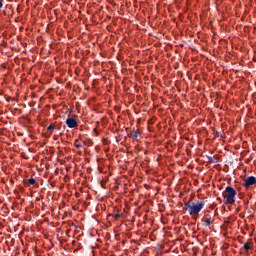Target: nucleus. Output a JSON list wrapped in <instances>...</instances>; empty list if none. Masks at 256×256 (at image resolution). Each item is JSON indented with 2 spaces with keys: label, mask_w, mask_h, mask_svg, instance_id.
<instances>
[{
  "label": "nucleus",
  "mask_w": 256,
  "mask_h": 256,
  "mask_svg": "<svg viewBox=\"0 0 256 256\" xmlns=\"http://www.w3.org/2000/svg\"><path fill=\"white\" fill-rule=\"evenodd\" d=\"M253 185H256L255 176H250L243 180L242 186L245 187L246 189H249V187H253Z\"/></svg>",
  "instance_id": "obj_3"
},
{
  "label": "nucleus",
  "mask_w": 256,
  "mask_h": 256,
  "mask_svg": "<svg viewBox=\"0 0 256 256\" xmlns=\"http://www.w3.org/2000/svg\"><path fill=\"white\" fill-rule=\"evenodd\" d=\"M208 163H218L217 158H213L211 156H207Z\"/></svg>",
  "instance_id": "obj_9"
},
{
  "label": "nucleus",
  "mask_w": 256,
  "mask_h": 256,
  "mask_svg": "<svg viewBox=\"0 0 256 256\" xmlns=\"http://www.w3.org/2000/svg\"><path fill=\"white\" fill-rule=\"evenodd\" d=\"M3 7V0H0V9Z\"/></svg>",
  "instance_id": "obj_15"
},
{
  "label": "nucleus",
  "mask_w": 256,
  "mask_h": 256,
  "mask_svg": "<svg viewBox=\"0 0 256 256\" xmlns=\"http://www.w3.org/2000/svg\"><path fill=\"white\" fill-rule=\"evenodd\" d=\"M204 207H205L204 201H200L198 203L193 202L188 213H189V215H192V216L199 215V213H201V211Z\"/></svg>",
  "instance_id": "obj_2"
},
{
  "label": "nucleus",
  "mask_w": 256,
  "mask_h": 256,
  "mask_svg": "<svg viewBox=\"0 0 256 256\" xmlns=\"http://www.w3.org/2000/svg\"><path fill=\"white\" fill-rule=\"evenodd\" d=\"M218 201H220V202H221V199H220V198H218Z\"/></svg>",
  "instance_id": "obj_16"
},
{
  "label": "nucleus",
  "mask_w": 256,
  "mask_h": 256,
  "mask_svg": "<svg viewBox=\"0 0 256 256\" xmlns=\"http://www.w3.org/2000/svg\"><path fill=\"white\" fill-rule=\"evenodd\" d=\"M215 137H221V133L216 132V133H215Z\"/></svg>",
  "instance_id": "obj_14"
},
{
  "label": "nucleus",
  "mask_w": 256,
  "mask_h": 256,
  "mask_svg": "<svg viewBox=\"0 0 256 256\" xmlns=\"http://www.w3.org/2000/svg\"><path fill=\"white\" fill-rule=\"evenodd\" d=\"M128 137H132L133 139H137V137H139V131L138 130H134V131L130 132L128 134Z\"/></svg>",
  "instance_id": "obj_7"
},
{
  "label": "nucleus",
  "mask_w": 256,
  "mask_h": 256,
  "mask_svg": "<svg viewBox=\"0 0 256 256\" xmlns=\"http://www.w3.org/2000/svg\"><path fill=\"white\" fill-rule=\"evenodd\" d=\"M192 205H193V202H191V201H188V202H186L185 204H184V209H185V211H190V209H191V207H192Z\"/></svg>",
  "instance_id": "obj_8"
},
{
  "label": "nucleus",
  "mask_w": 256,
  "mask_h": 256,
  "mask_svg": "<svg viewBox=\"0 0 256 256\" xmlns=\"http://www.w3.org/2000/svg\"><path fill=\"white\" fill-rule=\"evenodd\" d=\"M74 145L76 149H81V147H83V145L81 144V142H79V140H75Z\"/></svg>",
  "instance_id": "obj_10"
},
{
  "label": "nucleus",
  "mask_w": 256,
  "mask_h": 256,
  "mask_svg": "<svg viewBox=\"0 0 256 256\" xmlns=\"http://www.w3.org/2000/svg\"><path fill=\"white\" fill-rule=\"evenodd\" d=\"M121 217H123V214L117 213V214L114 216V219H115L116 221H118V219H121Z\"/></svg>",
  "instance_id": "obj_12"
},
{
  "label": "nucleus",
  "mask_w": 256,
  "mask_h": 256,
  "mask_svg": "<svg viewBox=\"0 0 256 256\" xmlns=\"http://www.w3.org/2000/svg\"><path fill=\"white\" fill-rule=\"evenodd\" d=\"M36 181L34 178H30L27 182V185H35Z\"/></svg>",
  "instance_id": "obj_11"
},
{
  "label": "nucleus",
  "mask_w": 256,
  "mask_h": 256,
  "mask_svg": "<svg viewBox=\"0 0 256 256\" xmlns=\"http://www.w3.org/2000/svg\"><path fill=\"white\" fill-rule=\"evenodd\" d=\"M53 131H55V124L51 123L47 128L46 137H51Z\"/></svg>",
  "instance_id": "obj_5"
},
{
  "label": "nucleus",
  "mask_w": 256,
  "mask_h": 256,
  "mask_svg": "<svg viewBox=\"0 0 256 256\" xmlns=\"http://www.w3.org/2000/svg\"><path fill=\"white\" fill-rule=\"evenodd\" d=\"M251 247H253V241L250 240L248 243L243 245L242 249H244L245 251H249Z\"/></svg>",
  "instance_id": "obj_6"
},
{
  "label": "nucleus",
  "mask_w": 256,
  "mask_h": 256,
  "mask_svg": "<svg viewBox=\"0 0 256 256\" xmlns=\"http://www.w3.org/2000/svg\"><path fill=\"white\" fill-rule=\"evenodd\" d=\"M66 125L69 127V129H75V127H78L79 124L77 123V119L70 117L66 119Z\"/></svg>",
  "instance_id": "obj_4"
},
{
  "label": "nucleus",
  "mask_w": 256,
  "mask_h": 256,
  "mask_svg": "<svg viewBox=\"0 0 256 256\" xmlns=\"http://www.w3.org/2000/svg\"><path fill=\"white\" fill-rule=\"evenodd\" d=\"M225 205H235L237 200V190L231 186H227L223 192Z\"/></svg>",
  "instance_id": "obj_1"
},
{
  "label": "nucleus",
  "mask_w": 256,
  "mask_h": 256,
  "mask_svg": "<svg viewBox=\"0 0 256 256\" xmlns=\"http://www.w3.org/2000/svg\"><path fill=\"white\" fill-rule=\"evenodd\" d=\"M209 225H211V220L206 219V220H205V226H206V227H209Z\"/></svg>",
  "instance_id": "obj_13"
}]
</instances>
